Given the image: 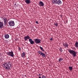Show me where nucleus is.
Masks as SVG:
<instances>
[{
	"label": "nucleus",
	"instance_id": "4be33fe9",
	"mask_svg": "<svg viewBox=\"0 0 78 78\" xmlns=\"http://www.w3.org/2000/svg\"><path fill=\"white\" fill-rule=\"evenodd\" d=\"M59 50L60 52H62V48H60L59 49Z\"/></svg>",
	"mask_w": 78,
	"mask_h": 78
},
{
	"label": "nucleus",
	"instance_id": "5701e85b",
	"mask_svg": "<svg viewBox=\"0 0 78 78\" xmlns=\"http://www.w3.org/2000/svg\"><path fill=\"white\" fill-rule=\"evenodd\" d=\"M42 78H47V77H46L45 76H44V75H43V76H42Z\"/></svg>",
	"mask_w": 78,
	"mask_h": 78
},
{
	"label": "nucleus",
	"instance_id": "a211bd4d",
	"mask_svg": "<svg viewBox=\"0 0 78 78\" xmlns=\"http://www.w3.org/2000/svg\"><path fill=\"white\" fill-rule=\"evenodd\" d=\"M40 48L42 50V51H45V50L44 49H43V48L41 47V46H40Z\"/></svg>",
	"mask_w": 78,
	"mask_h": 78
},
{
	"label": "nucleus",
	"instance_id": "2eb2a0df",
	"mask_svg": "<svg viewBox=\"0 0 78 78\" xmlns=\"http://www.w3.org/2000/svg\"><path fill=\"white\" fill-rule=\"evenodd\" d=\"M4 37L5 39H8L9 37V36L8 34H5Z\"/></svg>",
	"mask_w": 78,
	"mask_h": 78
},
{
	"label": "nucleus",
	"instance_id": "cd10ccee",
	"mask_svg": "<svg viewBox=\"0 0 78 78\" xmlns=\"http://www.w3.org/2000/svg\"><path fill=\"white\" fill-rule=\"evenodd\" d=\"M39 78H41V76H40V77H39Z\"/></svg>",
	"mask_w": 78,
	"mask_h": 78
},
{
	"label": "nucleus",
	"instance_id": "bb28decb",
	"mask_svg": "<svg viewBox=\"0 0 78 78\" xmlns=\"http://www.w3.org/2000/svg\"><path fill=\"white\" fill-rule=\"evenodd\" d=\"M39 76H41V74H39Z\"/></svg>",
	"mask_w": 78,
	"mask_h": 78
},
{
	"label": "nucleus",
	"instance_id": "423d86ee",
	"mask_svg": "<svg viewBox=\"0 0 78 78\" xmlns=\"http://www.w3.org/2000/svg\"><path fill=\"white\" fill-rule=\"evenodd\" d=\"M9 25L11 27H13L15 25L14 22L13 21H10L8 22Z\"/></svg>",
	"mask_w": 78,
	"mask_h": 78
},
{
	"label": "nucleus",
	"instance_id": "a878e982",
	"mask_svg": "<svg viewBox=\"0 0 78 78\" xmlns=\"http://www.w3.org/2000/svg\"><path fill=\"white\" fill-rule=\"evenodd\" d=\"M50 40L51 41H52V40H53V39H52V38H50Z\"/></svg>",
	"mask_w": 78,
	"mask_h": 78
},
{
	"label": "nucleus",
	"instance_id": "39448f33",
	"mask_svg": "<svg viewBox=\"0 0 78 78\" xmlns=\"http://www.w3.org/2000/svg\"><path fill=\"white\" fill-rule=\"evenodd\" d=\"M34 42H35L36 44H40L41 43V40L39 39L38 38H36L34 39Z\"/></svg>",
	"mask_w": 78,
	"mask_h": 78
},
{
	"label": "nucleus",
	"instance_id": "6ab92c4d",
	"mask_svg": "<svg viewBox=\"0 0 78 78\" xmlns=\"http://www.w3.org/2000/svg\"><path fill=\"white\" fill-rule=\"evenodd\" d=\"M73 68L71 66H69V69L70 70H73Z\"/></svg>",
	"mask_w": 78,
	"mask_h": 78
},
{
	"label": "nucleus",
	"instance_id": "9b49d317",
	"mask_svg": "<svg viewBox=\"0 0 78 78\" xmlns=\"http://www.w3.org/2000/svg\"><path fill=\"white\" fill-rule=\"evenodd\" d=\"M57 4H58V5H60L62 4V2L60 0H57Z\"/></svg>",
	"mask_w": 78,
	"mask_h": 78
},
{
	"label": "nucleus",
	"instance_id": "f03ea898",
	"mask_svg": "<svg viewBox=\"0 0 78 78\" xmlns=\"http://www.w3.org/2000/svg\"><path fill=\"white\" fill-rule=\"evenodd\" d=\"M69 53L73 56V57H76V52L75 51L72 50H68Z\"/></svg>",
	"mask_w": 78,
	"mask_h": 78
},
{
	"label": "nucleus",
	"instance_id": "f3484780",
	"mask_svg": "<svg viewBox=\"0 0 78 78\" xmlns=\"http://www.w3.org/2000/svg\"><path fill=\"white\" fill-rule=\"evenodd\" d=\"M75 46L76 47L78 48V42L76 41L75 43Z\"/></svg>",
	"mask_w": 78,
	"mask_h": 78
},
{
	"label": "nucleus",
	"instance_id": "1a4fd4ad",
	"mask_svg": "<svg viewBox=\"0 0 78 78\" xmlns=\"http://www.w3.org/2000/svg\"><path fill=\"white\" fill-rule=\"evenodd\" d=\"M39 5L40 6H44V3L42 1H40L39 2Z\"/></svg>",
	"mask_w": 78,
	"mask_h": 78
},
{
	"label": "nucleus",
	"instance_id": "aec40b11",
	"mask_svg": "<svg viewBox=\"0 0 78 78\" xmlns=\"http://www.w3.org/2000/svg\"><path fill=\"white\" fill-rule=\"evenodd\" d=\"M54 25L56 26V27H57L58 25V23H57V22L55 23H54Z\"/></svg>",
	"mask_w": 78,
	"mask_h": 78
},
{
	"label": "nucleus",
	"instance_id": "ddd939ff",
	"mask_svg": "<svg viewBox=\"0 0 78 78\" xmlns=\"http://www.w3.org/2000/svg\"><path fill=\"white\" fill-rule=\"evenodd\" d=\"M63 46L65 47V48H67V47H68L69 45H68V44L67 43H64L63 44Z\"/></svg>",
	"mask_w": 78,
	"mask_h": 78
},
{
	"label": "nucleus",
	"instance_id": "0eeeda50",
	"mask_svg": "<svg viewBox=\"0 0 78 78\" xmlns=\"http://www.w3.org/2000/svg\"><path fill=\"white\" fill-rule=\"evenodd\" d=\"M38 53H39L40 55L42 56L43 57H44V58H45V54H44V53L42 52L41 51H38Z\"/></svg>",
	"mask_w": 78,
	"mask_h": 78
},
{
	"label": "nucleus",
	"instance_id": "393cba45",
	"mask_svg": "<svg viewBox=\"0 0 78 78\" xmlns=\"http://www.w3.org/2000/svg\"><path fill=\"white\" fill-rule=\"evenodd\" d=\"M36 23H37V24H39V23H38V21H36Z\"/></svg>",
	"mask_w": 78,
	"mask_h": 78
},
{
	"label": "nucleus",
	"instance_id": "20e7f679",
	"mask_svg": "<svg viewBox=\"0 0 78 78\" xmlns=\"http://www.w3.org/2000/svg\"><path fill=\"white\" fill-rule=\"evenodd\" d=\"M7 54L8 55V56H10L11 57H14V52L12 51L11 52H7Z\"/></svg>",
	"mask_w": 78,
	"mask_h": 78
},
{
	"label": "nucleus",
	"instance_id": "c756f323",
	"mask_svg": "<svg viewBox=\"0 0 78 78\" xmlns=\"http://www.w3.org/2000/svg\"><path fill=\"white\" fill-rule=\"evenodd\" d=\"M45 53H46V52H45Z\"/></svg>",
	"mask_w": 78,
	"mask_h": 78
},
{
	"label": "nucleus",
	"instance_id": "c85d7f7f",
	"mask_svg": "<svg viewBox=\"0 0 78 78\" xmlns=\"http://www.w3.org/2000/svg\"><path fill=\"white\" fill-rule=\"evenodd\" d=\"M15 6H16V4H15Z\"/></svg>",
	"mask_w": 78,
	"mask_h": 78
},
{
	"label": "nucleus",
	"instance_id": "dca6fc26",
	"mask_svg": "<svg viewBox=\"0 0 78 78\" xmlns=\"http://www.w3.org/2000/svg\"><path fill=\"white\" fill-rule=\"evenodd\" d=\"M57 1L58 0H52V3L54 4H57Z\"/></svg>",
	"mask_w": 78,
	"mask_h": 78
},
{
	"label": "nucleus",
	"instance_id": "6e6552de",
	"mask_svg": "<svg viewBox=\"0 0 78 78\" xmlns=\"http://www.w3.org/2000/svg\"><path fill=\"white\" fill-rule=\"evenodd\" d=\"M4 20V23L5 25H6L8 23V20H7V18H3Z\"/></svg>",
	"mask_w": 78,
	"mask_h": 78
},
{
	"label": "nucleus",
	"instance_id": "412c9836",
	"mask_svg": "<svg viewBox=\"0 0 78 78\" xmlns=\"http://www.w3.org/2000/svg\"><path fill=\"white\" fill-rule=\"evenodd\" d=\"M63 60V59H62L60 58L58 60V61L59 62H61V61H62Z\"/></svg>",
	"mask_w": 78,
	"mask_h": 78
},
{
	"label": "nucleus",
	"instance_id": "b1692460",
	"mask_svg": "<svg viewBox=\"0 0 78 78\" xmlns=\"http://www.w3.org/2000/svg\"><path fill=\"white\" fill-rule=\"evenodd\" d=\"M18 50L19 51H21V48H20L19 47L18 48Z\"/></svg>",
	"mask_w": 78,
	"mask_h": 78
},
{
	"label": "nucleus",
	"instance_id": "4468645a",
	"mask_svg": "<svg viewBox=\"0 0 78 78\" xmlns=\"http://www.w3.org/2000/svg\"><path fill=\"white\" fill-rule=\"evenodd\" d=\"M30 1H31L30 0H26L25 1V2L27 4H30V3H31V2Z\"/></svg>",
	"mask_w": 78,
	"mask_h": 78
},
{
	"label": "nucleus",
	"instance_id": "9d476101",
	"mask_svg": "<svg viewBox=\"0 0 78 78\" xmlns=\"http://www.w3.org/2000/svg\"><path fill=\"white\" fill-rule=\"evenodd\" d=\"M3 27V22L0 21V29H2Z\"/></svg>",
	"mask_w": 78,
	"mask_h": 78
},
{
	"label": "nucleus",
	"instance_id": "7ed1b4c3",
	"mask_svg": "<svg viewBox=\"0 0 78 78\" xmlns=\"http://www.w3.org/2000/svg\"><path fill=\"white\" fill-rule=\"evenodd\" d=\"M4 67L5 68V69H9L11 67V63L8 62V63H5L3 64Z\"/></svg>",
	"mask_w": 78,
	"mask_h": 78
},
{
	"label": "nucleus",
	"instance_id": "f257e3e1",
	"mask_svg": "<svg viewBox=\"0 0 78 78\" xmlns=\"http://www.w3.org/2000/svg\"><path fill=\"white\" fill-rule=\"evenodd\" d=\"M30 38H31V37L28 35L25 36L24 37V39L25 41L29 39V41L30 42V44H34V41H33V39Z\"/></svg>",
	"mask_w": 78,
	"mask_h": 78
},
{
	"label": "nucleus",
	"instance_id": "7c9ffc66",
	"mask_svg": "<svg viewBox=\"0 0 78 78\" xmlns=\"http://www.w3.org/2000/svg\"><path fill=\"white\" fill-rule=\"evenodd\" d=\"M62 17V16H61Z\"/></svg>",
	"mask_w": 78,
	"mask_h": 78
},
{
	"label": "nucleus",
	"instance_id": "f8f14e48",
	"mask_svg": "<svg viewBox=\"0 0 78 78\" xmlns=\"http://www.w3.org/2000/svg\"><path fill=\"white\" fill-rule=\"evenodd\" d=\"M25 55H26V52H23V53L21 54V56L22 58H25Z\"/></svg>",
	"mask_w": 78,
	"mask_h": 78
}]
</instances>
